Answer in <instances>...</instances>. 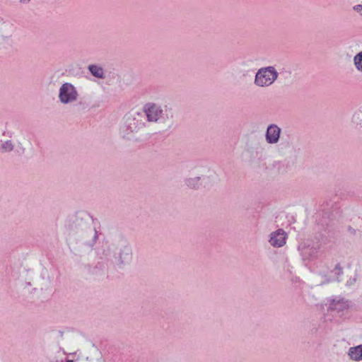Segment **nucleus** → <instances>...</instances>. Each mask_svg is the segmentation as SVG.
Masks as SVG:
<instances>
[{
  "mask_svg": "<svg viewBox=\"0 0 362 362\" xmlns=\"http://www.w3.org/2000/svg\"><path fill=\"white\" fill-rule=\"evenodd\" d=\"M88 70L93 76L99 78H104V71L102 67L95 64H91L88 66Z\"/></svg>",
  "mask_w": 362,
  "mask_h": 362,
  "instance_id": "11",
  "label": "nucleus"
},
{
  "mask_svg": "<svg viewBox=\"0 0 362 362\" xmlns=\"http://www.w3.org/2000/svg\"><path fill=\"white\" fill-rule=\"evenodd\" d=\"M334 270L336 271V274L337 275H339L342 273V267L340 266L339 264H337L335 265Z\"/></svg>",
  "mask_w": 362,
  "mask_h": 362,
  "instance_id": "16",
  "label": "nucleus"
},
{
  "mask_svg": "<svg viewBox=\"0 0 362 362\" xmlns=\"http://www.w3.org/2000/svg\"><path fill=\"white\" fill-rule=\"evenodd\" d=\"M326 305L327 306V310L334 311L339 313L341 311L348 309L350 306V303L348 300L336 297L335 298L328 300Z\"/></svg>",
  "mask_w": 362,
  "mask_h": 362,
  "instance_id": "5",
  "label": "nucleus"
},
{
  "mask_svg": "<svg viewBox=\"0 0 362 362\" xmlns=\"http://www.w3.org/2000/svg\"><path fill=\"white\" fill-rule=\"evenodd\" d=\"M278 76L274 66L262 67L256 73L254 83L259 87H268L274 83Z\"/></svg>",
  "mask_w": 362,
  "mask_h": 362,
  "instance_id": "2",
  "label": "nucleus"
},
{
  "mask_svg": "<svg viewBox=\"0 0 362 362\" xmlns=\"http://www.w3.org/2000/svg\"><path fill=\"white\" fill-rule=\"evenodd\" d=\"M13 25L11 23L4 22L0 25V37L3 42H8L12 36Z\"/></svg>",
  "mask_w": 362,
  "mask_h": 362,
  "instance_id": "8",
  "label": "nucleus"
},
{
  "mask_svg": "<svg viewBox=\"0 0 362 362\" xmlns=\"http://www.w3.org/2000/svg\"><path fill=\"white\" fill-rule=\"evenodd\" d=\"M145 117L142 113L135 112L127 115L123 125L120 128V134L124 138L129 139L131 134L137 132L145 127Z\"/></svg>",
  "mask_w": 362,
  "mask_h": 362,
  "instance_id": "1",
  "label": "nucleus"
},
{
  "mask_svg": "<svg viewBox=\"0 0 362 362\" xmlns=\"http://www.w3.org/2000/svg\"><path fill=\"white\" fill-rule=\"evenodd\" d=\"M354 64L356 69L362 72V51L356 54L354 57Z\"/></svg>",
  "mask_w": 362,
  "mask_h": 362,
  "instance_id": "12",
  "label": "nucleus"
},
{
  "mask_svg": "<svg viewBox=\"0 0 362 362\" xmlns=\"http://www.w3.org/2000/svg\"><path fill=\"white\" fill-rule=\"evenodd\" d=\"M78 94L76 88L70 83H64L59 88V99L63 104H68L76 101Z\"/></svg>",
  "mask_w": 362,
  "mask_h": 362,
  "instance_id": "3",
  "label": "nucleus"
},
{
  "mask_svg": "<svg viewBox=\"0 0 362 362\" xmlns=\"http://www.w3.org/2000/svg\"><path fill=\"white\" fill-rule=\"evenodd\" d=\"M19 3L22 4H28L30 0H18Z\"/></svg>",
  "mask_w": 362,
  "mask_h": 362,
  "instance_id": "17",
  "label": "nucleus"
},
{
  "mask_svg": "<svg viewBox=\"0 0 362 362\" xmlns=\"http://www.w3.org/2000/svg\"><path fill=\"white\" fill-rule=\"evenodd\" d=\"M1 149L4 152H10L13 149V145L11 141L8 140L2 143Z\"/></svg>",
  "mask_w": 362,
  "mask_h": 362,
  "instance_id": "14",
  "label": "nucleus"
},
{
  "mask_svg": "<svg viewBox=\"0 0 362 362\" xmlns=\"http://www.w3.org/2000/svg\"><path fill=\"white\" fill-rule=\"evenodd\" d=\"M132 259V250L129 247H124L119 253V261L121 264H124Z\"/></svg>",
  "mask_w": 362,
  "mask_h": 362,
  "instance_id": "9",
  "label": "nucleus"
},
{
  "mask_svg": "<svg viewBox=\"0 0 362 362\" xmlns=\"http://www.w3.org/2000/svg\"><path fill=\"white\" fill-rule=\"evenodd\" d=\"M199 181H200V177H196L194 178H189V179L186 180L185 182H186V185L189 187L194 189V188H197L199 187Z\"/></svg>",
  "mask_w": 362,
  "mask_h": 362,
  "instance_id": "13",
  "label": "nucleus"
},
{
  "mask_svg": "<svg viewBox=\"0 0 362 362\" xmlns=\"http://www.w3.org/2000/svg\"><path fill=\"white\" fill-rule=\"evenodd\" d=\"M349 355L354 361H359L362 358V345L351 347L349 349Z\"/></svg>",
  "mask_w": 362,
  "mask_h": 362,
  "instance_id": "10",
  "label": "nucleus"
},
{
  "mask_svg": "<svg viewBox=\"0 0 362 362\" xmlns=\"http://www.w3.org/2000/svg\"><path fill=\"white\" fill-rule=\"evenodd\" d=\"M95 230V233H94V236H93V242L95 243L98 238V234H97V231Z\"/></svg>",
  "mask_w": 362,
  "mask_h": 362,
  "instance_id": "18",
  "label": "nucleus"
},
{
  "mask_svg": "<svg viewBox=\"0 0 362 362\" xmlns=\"http://www.w3.org/2000/svg\"><path fill=\"white\" fill-rule=\"evenodd\" d=\"M280 134L281 129L276 124H270L266 132V141L269 144H276L279 140Z\"/></svg>",
  "mask_w": 362,
  "mask_h": 362,
  "instance_id": "7",
  "label": "nucleus"
},
{
  "mask_svg": "<svg viewBox=\"0 0 362 362\" xmlns=\"http://www.w3.org/2000/svg\"><path fill=\"white\" fill-rule=\"evenodd\" d=\"M287 234L283 229H278L270 234L269 243L275 247H281L286 244Z\"/></svg>",
  "mask_w": 362,
  "mask_h": 362,
  "instance_id": "6",
  "label": "nucleus"
},
{
  "mask_svg": "<svg viewBox=\"0 0 362 362\" xmlns=\"http://www.w3.org/2000/svg\"><path fill=\"white\" fill-rule=\"evenodd\" d=\"M143 111L149 122H158L163 113L161 107L153 103L145 104Z\"/></svg>",
  "mask_w": 362,
  "mask_h": 362,
  "instance_id": "4",
  "label": "nucleus"
},
{
  "mask_svg": "<svg viewBox=\"0 0 362 362\" xmlns=\"http://www.w3.org/2000/svg\"><path fill=\"white\" fill-rule=\"evenodd\" d=\"M66 362H72L71 361H67Z\"/></svg>",
  "mask_w": 362,
  "mask_h": 362,
  "instance_id": "19",
  "label": "nucleus"
},
{
  "mask_svg": "<svg viewBox=\"0 0 362 362\" xmlns=\"http://www.w3.org/2000/svg\"><path fill=\"white\" fill-rule=\"evenodd\" d=\"M354 10L362 16V5L358 4L354 6Z\"/></svg>",
  "mask_w": 362,
  "mask_h": 362,
  "instance_id": "15",
  "label": "nucleus"
}]
</instances>
